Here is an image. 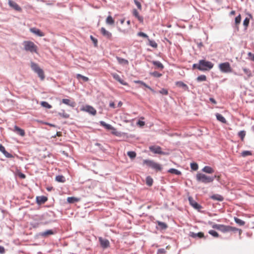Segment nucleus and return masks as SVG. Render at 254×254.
Returning a JSON list of instances; mask_svg holds the SVG:
<instances>
[{"label":"nucleus","mask_w":254,"mask_h":254,"mask_svg":"<svg viewBox=\"0 0 254 254\" xmlns=\"http://www.w3.org/2000/svg\"><path fill=\"white\" fill-rule=\"evenodd\" d=\"M137 124L140 126H143L145 125V123L143 121H139L137 123Z\"/></svg>","instance_id":"obj_62"},{"label":"nucleus","mask_w":254,"mask_h":254,"mask_svg":"<svg viewBox=\"0 0 254 254\" xmlns=\"http://www.w3.org/2000/svg\"><path fill=\"white\" fill-rule=\"evenodd\" d=\"M210 198L213 200L222 201L224 200V197L220 194H215L211 195Z\"/></svg>","instance_id":"obj_23"},{"label":"nucleus","mask_w":254,"mask_h":254,"mask_svg":"<svg viewBox=\"0 0 254 254\" xmlns=\"http://www.w3.org/2000/svg\"><path fill=\"white\" fill-rule=\"evenodd\" d=\"M116 59H117L119 64H121L127 65L128 64V61L125 59H123V58H120L119 57H117Z\"/></svg>","instance_id":"obj_26"},{"label":"nucleus","mask_w":254,"mask_h":254,"mask_svg":"<svg viewBox=\"0 0 254 254\" xmlns=\"http://www.w3.org/2000/svg\"><path fill=\"white\" fill-rule=\"evenodd\" d=\"M143 164L146 165L156 171H160L162 169V165L153 160L145 159L143 161Z\"/></svg>","instance_id":"obj_3"},{"label":"nucleus","mask_w":254,"mask_h":254,"mask_svg":"<svg viewBox=\"0 0 254 254\" xmlns=\"http://www.w3.org/2000/svg\"><path fill=\"white\" fill-rule=\"evenodd\" d=\"M80 110L82 111L87 112L93 116L96 115L97 113L96 109L90 105L83 106L81 108Z\"/></svg>","instance_id":"obj_7"},{"label":"nucleus","mask_w":254,"mask_h":254,"mask_svg":"<svg viewBox=\"0 0 254 254\" xmlns=\"http://www.w3.org/2000/svg\"><path fill=\"white\" fill-rule=\"evenodd\" d=\"M134 82L135 83L140 84L141 85L144 86L146 88H147L149 89H150L152 92H155L154 90L153 89H152L150 86L147 85L145 82H143L142 81H140V80H135Z\"/></svg>","instance_id":"obj_29"},{"label":"nucleus","mask_w":254,"mask_h":254,"mask_svg":"<svg viewBox=\"0 0 254 254\" xmlns=\"http://www.w3.org/2000/svg\"><path fill=\"white\" fill-rule=\"evenodd\" d=\"M31 67L33 70H34L35 72H36L37 71L39 70V69H40L41 68L39 66L38 64L34 63L33 62H32L31 63Z\"/></svg>","instance_id":"obj_34"},{"label":"nucleus","mask_w":254,"mask_h":254,"mask_svg":"<svg viewBox=\"0 0 254 254\" xmlns=\"http://www.w3.org/2000/svg\"><path fill=\"white\" fill-rule=\"evenodd\" d=\"M250 20L248 18H246L244 20L243 24L246 27H247L249 24Z\"/></svg>","instance_id":"obj_54"},{"label":"nucleus","mask_w":254,"mask_h":254,"mask_svg":"<svg viewBox=\"0 0 254 254\" xmlns=\"http://www.w3.org/2000/svg\"><path fill=\"white\" fill-rule=\"evenodd\" d=\"M219 68L222 72L229 73L231 72L232 71L230 64L228 62H225L219 64Z\"/></svg>","instance_id":"obj_5"},{"label":"nucleus","mask_w":254,"mask_h":254,"mask_svg":"<svg viewBox=\"0 0 254 254\" xmlns=\"http://www.w3.org/2000/svg\"><path fill=\"white\" fill-rule=\"evenodd\" d=\"M175 84L179 87L183 88L186 91L189 90L188 85L182 81H177L175 83Z\"/></svg>","instance_id":"obj_22"},{"label":"nucleus","mask_w":254,"mask_h":254,"mask_svg":"<svg viewBox=\"0 0 254 254\" xmlns=\"http://www.w3.org/2000/svg\"><path fill=\"white\" fill-rule=\"evenodd\" d=\"M106 22L108 24L113 25L115 23V20L113 19V18L111 15H109L106 18Z\"/></svg>","instance_id":"obj_35"},{"label":"nucleus","mask_w":254,"mask_h":254,"mask_svg":"<svg viewBox=\"0 0 254 254\" xmlns=\"http://www.w3.org/2000/svg\"><path fill=\"white\" fill-rule=\"evenodd\" d=\"M55 180L56 181L60 183H64L65 179L63 175H58L56 177Z\"/></svg>","instance_id":"obj_33"},{"label":"nucleus","mask_w":254,"mask_h":254,"mask_svg":"<svg viewBox=\"0 0 254 254\" xmlns=\"http://www.w3.org/2000/svg\"><path fill=\"white\" fill-rule=\"evenodd\" d=\"M244 72L247 74V77H245V79L247 80L249 78L252 76V74L251 70L249 69L244 68L243 69Z\"/></svg>","instance_id":"obj_32"},{"label":"nucleus","mask_w":254,"mask_h":254,"mask_svg":"<svg viewBox=\"0 0 254 254\" xmlns=\"http://www.w3.org/2000/svg\"><path fill=\"white\" fill-rule=\"evenodd\" d=\"M202 171L204 172H205L206 173H208V174H211V173H213L214 172V170L213 169L209 167V166H205L202 170Z\"/></svg>","instance_id":"obj_30"},{"label":"nucleus","mask_w":254,"mask_h":254,"mask_svg":"<svg viewBox=\"0 0 254 254\" xmlns=\"http://www.w3.org/2000/svg\"><path fill=\"white\" fill-rule=\"evenodd\" d=\"M159 93L163 95H168V90L165 88H163L159 91Z\"/></svg>","instance_id":"obj_53"},{"label":"nucleus","mask_w":254,"mask_h":254,"mask_svg":"<svg viewBox=\"0 0 254 254\" xmlns=\"http://www.w3.org/2000/svg\"><path fill=\"white\" fill-rule=\"evenodd\" d=\"M61 116H62L64 118H68L69 117V115L65 113H64L63 114L60 113L59 114Z\"/></svg>","instance_id":"obj_58"},{"label":"nucleus","mask_w":254,"mask_h":254,"mask_svg":"<svg viewBox=\"0 0 254 254\" xmlns=\"http://www.w3.org/2000/svg\"><path fill=\"white\" fill-rule=\"evenodd\" d=\"M238 135L241 139V141H243V139L246 135V132L244 130L241 131L239 132Z\"/></svg>","instance_id":"obj_47"},{"label":"nucleus","mask_w":254,"mask_h":254,"mask_svg":"<svg viewBox=\"0 0 254 254\" xmlns=\"http://www.w3.org/2000/svg\"><path fill=\"white\" fill-rule=\"evenodd\" d=\"M127 155L131 159H134L136 156V153L132 151H128Z\"/></svg>","instance_id":"obj_40"},{"label":"nucleus","mask_w":254,"mask_h":254,"mask_svg":"<svg viewBox=\"0 0 254 254\" xmlns=\"http://www.w3.org/2000/svg\"><path fill=\"white\" fill-rule=\"evenodd\" d=\"M112 75L115 80H116L117 81L119 82L121 84L124 85H128L127 83L126 82V81H125L124 80H123L121 78L119 74H118L117 73H112Z\"/></svg>","instance_id":"obj_13"},{"label":"nucleus","mask_w":254,"mask_h":254,"mask_svg":"<svg viewBox=\"0 0 254 254\" xmlns=\"http://www.w3.org/2000/svg\"><path fill=\"white\" fill-rule=\"evenodd\" d=\"M215 177V176L213 177L207 176L206 175L200 173H198L196 175V179L197 181L204 184L212 182Z\"/></svg>","instance_id":"obj_1"},{"label":"nucleus","mask_w":254,"mask_h":254,"mask_svg":"<svg viewBox=\"0 0 254 254\" xmlns=\"http://www.w3.org/2000/svg\"><path fill=\"white\" fill-rule=\"evenodd\" d=\"M101 34L108 39L112 38V34L109 31L106 30L104 27H102L100 30Z\"/></svg>","instance_id":"obj_14"},{"label":"nucleus","mask_w":254,"mask_h":254,"mask_svg":"<svg viewBox=\"0 0 254 254\" xmlns=\"http://www.w3.org/2000/svg\"><path fill=\"white\" fill-rule=\"evenodd\" d=\"M229 228H230V230H229V231H237L239 230V229L238 228L233 227H231L230 226H229Z\"/></svg>","instance_id":"obj_59"},{"label":"nucleus","mask_w":254,"mask_h":254,"mask_svg":"<svg viewBox=\"0 0 254 254\" xmlns=\"http://www.w3.org/2000/svg\"><path fill=\"white\" fill-rule=\"evenodd\" d=\"M150 74L152 76L155 77H160L162 75V74L161 73H160L157 71H154L152 72H150Z\"/></svg>","instance_id":"obj_50"},{"label":"nucleus","mask_w":254,"mask_h":254,"mask_svg":"<svg viewBox=\"0 0 254 254\" xmlns=\"http://www.w3.org/2000/svg\"><path fill=\"white\" fill-rule=\"evenodd\" d=\"M8 4L9 6L12 7L13 9L15 10L16 11L21 12L22 11L21 8L19 6V5L12 0H8Z\"/></svg>","instance_id":"obj_11"},{"label":"nucleus","mask_w":254,"mask_h":254,"mask_svg":"<svg viewBox=\"0 0 254 254\" xmlns=\"http://www.w3.org/2000/svg\"><path fill=\"white\" fill-rule=\"evenodd\" d=\"M134 3L135 4V5L137 6V7L139 9H141V3L138 1H137V0H134Z\"/></svg>","instance_id":"obj_56"},{"label":"nucleus","mask_w":254,"mask_h":254,"mask_svg":"<svg viewBox=\"0 0 254 254\" xmlns=\"http://www.w3.org/2000/svg\"><path fill=\"white\" fill-rule=\"evenodd\" d=\"M252 154V152L250 151H244L241 153V155L244 157L251 155Z\"/></svg>","instance_id":"obj_49"},{"label":"nucleus","mask_w":254,"mask_h":254,"mask_svg":"<svg viewBox=\"0 0 254 254\" xmlns=\"http://www.w3.org/2000/svg\"><path fill=\"white\" fill-rule=\"evenodd\" d=\"M216 117L218 121L221 122L222 123H224V124L226 123V120L225 118L222 115H221L219 113H217L216 114Z\"/></svg>","instance_id":"obj_27"},{"label":"nucleus","mask_w":254,"mask_h":254,"mask_svg":"<svg viewBox=\"0 0 254 254\" xmlns=\"http://www.w3.org/2000/svg\"><path fill=\"white\" fill-rule=\"evenodd\" d=\"M109 106L110 107L115 108V104L113 102H111L110 103Z\"/></svg>","instance_id":"obj_63"},{"label":"nucleus","mask_w":254,"mask_h":254,"mask_svg":"<svg viewBox=\"0 0 254 254\" xmlns=\"http://www.w3.org/2000/svg\"><path fill=\"white\" fill-rule=\"evenodd\" d=\"M212 228L221 231L223 233L229 232V230H230L229 226H226L222 224H214L212 226Z\"/></svg>","instance_id":"obj_8"},{"label":"nucleus","mask_w":254,"mask_h":254,"mask_svg":"<svg viewBox=\"0 0 254 254\" xmlns=\"http://www.w3.org/2000/svg\"><path fill=\"white\" fill-rule=\"evenodd\" d=\"M55 214L52 211H49L44 213L42 216L41 220H47L44 223L47 224L53 221V218L55 217Z\"/></svg>","instance_id":"obj_6"},{"label":"nucleus","mask_w":254,"mask_h":254,"mask_svg":"<svg viewBox=\"0 0 254 254\" xmlns=\"http://www.w3.org/2000/svg\"><path fill=\"white\" fill-rule=\"evenodd\" d=\"M153 182V179L150 176H147L146 178V184L147 186L150 187L152 185Z\"/></svg>","instance_id":"obj_36"},{"label":"nucleus","mask_w":254,"mask_h":254,"mask_svg":"<svg viewBox=\"0 0 254 254\" xmlns=\"http://www.w3.org/2000/svg\"><path fill=\"white\" fill-rule=\"evenodd\" d=\"M152 64L156 66L157 68H160L162 69L164 68V65L158 61H153Z\"/></svg>","instance_id":"obj_37"},{"label":"nucleus","mask_w":254,"mask_h":254,"mask_svg":"<svg viewBox=\"0 0 254 254\" xmlns=\"http://www.w3.org/2000/svg\"><path fill=\"white\" fill-rule=\"evenodd\" d=\"M23 45L25 51L37 53L38 47L33 42L25 41L23 42Z\"/></svg>","instance_id":"obj_4"},{"label":"nucleus","mask_w":254,"mask_h":254,"mask_svg":"<svg viewBox=\"0 0 254 254\" xmlns=\"http://www.w3.org/2000/svg\"><path fill=\"white\" fill-rule=\"evenodd\" d=\"M137 36H139V37H143L144 38H147L148 39V35L143 33V32H139L137 33Z\"/></svg>","instance_id":"obj_52"},{"label":"nucleus","mask_w":254,"mask_h":254,"mask_svg":"<svg viewBox=\"0 0 254 254\" xmlns=\"http://www.w3.org/2000/svg\"><path fill=\"white\" fill-rule=\"evenodd\" d=\"M67 201L69 203H74L78 201V199L75 197H68Z\"/></svg>","instance_id":"obj_45"},{"label":"nucleus","mask_w":254,"mask_h":254,"mask_svg":"<svg viewBox=\"0 0 254 254\" xmlns=\"http://www.w3.org/2000/svg\"><path fill=\"white\" fill-rule=\"evenodd\" d=\"M189 236L193 238H196L197 237L201 238L204 237V234L202 232H198L197 233H195L193 232H190Z\"/></svg>","instance_id":"obj_17"},{"label":"nucleus","mask_w":254,"mask_h":254,"mask_svg":"<svg viewBox=\"0 0 254 254\" xmlns=\"http://www.w3.org/2000/svg\"><path fill=\"white\" fill-rule=\"evenodd\" d=\"M188 200L190 203V204L192 206L194 209L198 210V211L200 210V209L202 208V206L197 203L194 199L193 198L190 196L188 198Z\"/></svg>","instance_id":"obj_10"},{"label":"nucleus","mask_w":254,"mask_h":254,"mask_svg":"<svg viewBox=\"0 0 254 254\" xmlns=\"http://www.w3.org/2000/svg\"><path fill=\"white\" fill-rule=\"evenodd\" d=\"M156 223L157 224L158 226V228L160 230H165L168 227L167 225L164 222L157 221Z\"/></svg>","instance_id":"obj_24"},{"label":"nucleus","mask_w":254,"mask_h":254,"mask_svg":"<svg viewBox=\"0 0 254 254\" xmlns=\"http://www.w3.org/2000/svg\"><path fill=\"white\" fill-rule=\"evenodd\" d=\"M54 234V231L52 230H48L44 232H40L39 234V236L42 237H46L48 235H53Z\"/></svg>","instance_id":"obj_18"},{"label":"nucleus","mask_w":254,"mask_h":254,"mask_svg":"<svg viewBox=\"0 0 254 254\" xmlns=\"http://www.w3.org/2000/svg\"><path fill=\"white\" fill-rule=\"evenodd\" d=\"M168 172L171 174H176L177 175H181L182 173L179 170L175 168H171L168 170Z\"/></svg>","instance_id":"obj_31"},{"label":"nucleus","mask_w":254,"mask_h":254,"mask_svg":"<svg viewBox=\"0 0 254 254\" xmlns=\"http://www.w3.org/2000/svg\"><path fill=\"white\" fill-rule=\"evenodd\" d=\"M76 77L77 79H82L84 81H88L89 80V78L87 77L84 76L80 74H77L76 75Z\"/></svg>","instance_id":"obj_42"},{"label":"nucleus","mask_w":254,"mask_h":254,"mask_svg":"<svg viewBox=\"0 0 254 254\" xmlns=\"http://www.w3.org/2000/svg\"><path fill=\"white\" fill-rule=\"evenodd\" d=\"M99 241L102 248L106 249L109 247L110 243L107 239H103L102 237H99Z\"/></svg>","instance_id":"obj_12"},{"label":"nucleus","mask_w":254,"mask_h":254,"mask_svg":"<svg viewBox=\"0 0 254 254\" xmlns=\"http://www.w3.org/2000/svg\"><path fill=\"white\" fill-rule=\"evenodd\" d=\"M150 150L155 154L165 155L166 153L162 151L161 148L157 145H152L149 147Z\"/></svg>","instance_id":"obj_9"},{"label":"nucleus","mask_w":254,"mask_h":254,"mask_svg":"<svg viewBox=\"0 0 254 254\" xmlns=\"http://www.w3.org/2000/svg\"><path fill=\"white\" fill-rule=\"evenodd\" d=\"M19 177L21 179H24L26 177L25 175L23 173H20L19 174Z\"/></svg>","instance_id":"obj_64"},{"label":"nucleus","mask_w":254,"mask_h":254,"mask_svg":"<svg viewBox=\"0 0 254 254\" xmlns=\"http://www.w3.org/2000/svg\"><path fill=\"white\" fill-rule=\"evenodd\" d=\"M166 251L164 249H159L157 250V254H164Z\"/></svg>","instance_id":"obj_55"},{"label":"nucleus","mask_w":254,"mask_h":254,"mask_svg":"<svg viewBox=\"0 0 254 254\" xmlns=\"http://www.w3.org/2000/svg\"><path fill=\"white\" fill-rule=\"evenodd\" d=\"M199 70L209 71L213 67L214 64L211 62L204 60H199Z\"/></svg>","instance_id":"obj_2"},{"label":"nucleus","mask_w":254,"mask_h":254,"mask_svg":"<svg viewBox=\"0 0 254 254\" xmlns=\"http://www.w3.org/2000/svg\"><path fill=\"white\" fill-rule=\"evenodd\" d=\"M37 73L39 77L41 78V80H43L45 78V75L43 70L41 68L39 69V70L35 72Z\"/></svg>","instance_id":"obj_38"},{"label":"nucleus","mask_w":254,"mask_h":254,"mask_svg":"<svg viewBox=\"0 0 254 254\" xmlns=\"http://www.w3.org/2000/svg\"><path fill=\"white\" fill-rule=\"evenodd\" d=\"M241 20V15L239 14L238 16H237L235 19V24L236 25L240 24Z\"/></svg>","instance_id":"obj_51"},{"label":"nucleus","mask_w":254,"mask_h":254,"mask_svg":"<svg viewBox=\"0 0 254 254\" xmlns=\"http://www.w3.org/2000/svg\"><path fill=\"white\" fill-rule=\"evenodd\" d=\"M208 233L214 237H218L219 236L218 233L213 230H209Z\"/></svg>","instance_id":"obj_46"},{"label":"nucleus","mask_w":254,"mask_h":254,"mask_svg":"<svg viewBox=\"0 0 254 254\" xmlns=\"http://www.w3.org/2000/svg\"><path fill=\"white\" fill-rule=\"evenodd\" d=\"M47 200V198L44 196H37L36 201L39 204L44 203Z\"/></svg>","instance_id":"obj_21"},{"label":"nucleus","mask_w":254,"mask_h":254,"mask_svg":"<svg viewBox=\"0 0 254 254\" xmlns=\"http://www.w3.org/2000/svg\"><path fill=\"white\" fill-rule=\"evenodd\" d=\"M133 14L137 19L141 23L143 21V18L139 15V13L136 9H134L133 11Z\"/></svg>","instance_id":"obj_28"},{"label":"nucleus","mask_w":254,"mask_h":254,"mask_svg":"<svg viewBox=\"0 0 254 254\" xmlns=\"http://www.w3.org/2000/svg\"><path fill=\"white\" fill-rule=\"evenodd\" d=\"M234 220H235V222L239 225L240 226H244L245 224V222L244 221L238 218H237V217H234Z\"/></svg>","instance_id":"obj_39"},{"label":"nucleus","mask_w":254,"mask_h":254,"mask_svg":"<svg viewBox=\"0 0 254 254\" xmlns=\"http://www.w3.org/2000/svg\"><path fill=\"white\" fill-rule=\"evenodd\" d=\"M62 103L72 107H74L75 106V102L71 101L68 99H63Z\"/></svg>","instance_id":"obj_19"},{"label":"nucleus","mask_w":254,"mask_h":254,"mask_svg":"<svg viewBox=\"0 0 254 254\" xmlns=\"http://www.w3.org/2000/svg\"><path fill=\"white\" fill-rule=\"evenodd\" d=\"M0 151L7 158H12L13 157L12 155L9 153L5 150V148L2 145H1V144H0Z\"/></svg>","instance_id":"obj_20"},{"label":"nucleus","mask_w":254,"mask_h":254,"mask_svg":"<svg viewBox=\"0 0 254 254\" xmlns=\"http://www.w3.org/2000/svg\"><path fill=\"white\" fill-rule=\"evenodd\" d=\"M13 131L22 136L25 135V131L16 126H14Z\"/></svg>","instance_id":"obj_16"},{"label":"nucleus","mask_w":254,"mask_h":254,"mask_svg":"<svg viewBox=\"0 0 254 254\" xmlns=\"http://www.w3.org/2000/svg\"><path fill=\"white\" fill-rule=\"evenodd\" d=\"M190 168L194 171H196L198 168L197 164L194 162L191 163L190 164Z\"/></svg>","instance_id":"obj_48"},{"label":"nucleus","mask_w":254,"mask_h":254,"mask_svg":"<svg viewBox=\"0 0 254 254\" xmlns=\"http://www.w3.org/2000/svg\"><path fill=\"white\" fill-rule=\"evenodd\" d=\"M100 124L101 126L104 127L105 128H106L108 130H114V131L116 130V129L113 127H112L111 125H110L109 124H106L104 122L101 121L100 122Z\"/></svg>","instance_id":"obj_25"},{"label":"nucleus","mask_w":254,"mask_h":254,"mask_svg":"<svg viewBox=\"0 0 254 254\" xmlns=\"http://www.w3.org/2000/svg\"><path fill=\"white\" fill-rule=\"evenodd\" d=\"M148 41L150 46L153 48L157 47V44L154 41L150 40L149 38H148Z\"/></svg>","instance_id":"obj_44"},{"label":"nucleus","mask_w":254,"mask_h":254,"mask_svg":"<svg viewBox=\"0 0 254 254\" xmlns=\"http://www.w3.org/2000/svg\"><path fill=\"white\" fill-rule=\"evenodd\" d=\"M30 31L38 36L43 37L44 36V33L36 28H31L30 29Z\"/></svg>","instance_id":"obj_15"},{"label":"nucleus","mask_w":254,"mask_h":254,"mask_svg":"<svg viewBox=\"0 0 254 254\" xmlns=\"http://www.w3.org/2000/svg\"><path fill=\"white\" fill-rule=\"evenodd\" d=\"M41 105L42 107L48 108V109H51L52 108V106L50 105L48 102L45 101H42L41 102Z\"/></svg>","instance_id":"obj_43"},{"label":"nucleus","mask_w":254,"mask_h":254,"mask_svg":"<svg viewBox=\"0 0 254 254\" xmlns=\"http://www.w3.org/2000/svg\"><path fill=\"white\" fill-rule=\"evenodd\" d=\"M196 80L198 82L206 81V76L205 75H199L197 77Z\"/></svg>","instance_id":"obj_41"},{"label":"nucleus","mask_w":254,"mask_h":254,"mask_svg":"<svg viewBox=\"0 0 254 254\" xmlns=\"http://www.w3.org/2000/svg\"><path fill=\"white\" fill-rule=\"evenodd\" d=\"M5 252L4 248L3 246H0V254H3Z\"/></svg>","instance_id":"obj_60"},{"label":"nucleus","mask_w":254,"mask_h":254,"mask_svg":"<svg viewBox=\"0 0 254 254\" xmlns=\"http://www.w3.org/2000/svg\"><path fill=\"white\" fill-rule=\"evenodd\" d=\"M91 39L93 41V42L94 43L95 45H96L97 43V40L95 38H94L92 36H90Z\"/></svg>","instance_id":"obj_61"},{"label":"nucleus","mask_w":254,"mask_h":254,"mask_svg":"<svg viewBox=\"0 0 254 254\" xmlns=\"http://www.w3.org/2000/svg\"><path fill=\"white\" fill-rule=\"evenodd\" d=\"M199 66H200V65H199V61H198V64H193L192 68L193 69L197 68L198 70H199Z\"/></svg>","instance_id":"obj_57"}]
</instances>
